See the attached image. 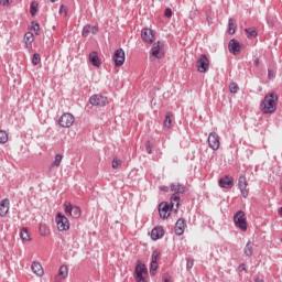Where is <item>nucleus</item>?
Wrapping results in <instances>:
<instances>
[{
  "mask_svg": "<svg viewBox=\"0 0 282 282\" xmlns=\"http://www.w3.org/2000/svg\"><path fill=\"white\" fill-rule=\"evenodd\" d=\"M148 276H149V269L147 268V264L141 263L140 260H138L134 269L135 281L147 282Z\"/></svg>",
  "mask_w": 282,
  "mask_h": 282,
  "instance_id": "obj_2",
  "label": "nucleus"
},
{
  "mask_svg": "<svg viewBox=\"0 0 282 282\" xmlns=\"http://www.w3.org/2000/svg\"><path fill=\"white\" fill-rule=\"evenodd\" d=\"M254 282H263V280H262V279L257 278V279L254 280Z\"/></svg>",
  "mask_w": 282,
  "mask_h": 282,
  "instance_id": "obj_54",
  "label": "nucleus"
},
{
  "mask_svg": "<svg viewBox=\"0 0 282 282\" xmlns=\"http://www.w3.org/2000/svg\"><path fill=\"white\" fill-rule=\"evenodd\" d=\"M61 162H63V154H56L51 166H61Z\"/></svg>",
  "mask_w": 282,
  "mask_h": 282,
  "instance_id": "obj_32",
  "label": "nucleus"
},
{
  "mask_svg": "<svg viewBox=\"0 0 282 282\" xmlns=\"http://www.w3.org/2000/svg\"><path fill=\"white\" fill-rule=\"evenodd\" d=\"M37 11H39V3L31 2V6H30L31 17H34V14H36Z\"/></svg>",
  "mask_w": 282,
  "mask_h": 282,
  "instance_id": "obj_34",
  "label": "nucleus"
},
{
  "mask_svg": "<svg viewBox=\"0 0 282 282\" xmlns=\"http://www.w3.org/2000/svg\"><path fill=\"white\" fill-rule=\"evenodd\" d=\"M31 270L36 276H43V265H41V262L34 261L31 265Z\"/></svg>",
  "mask_w": 282,
  "mask_h": 282,
  "instance_id": "obj_23",
  "label": "nucleus"
},
{
  "mask_svg": "<svg viewBox=\"0 0 282 282\" xmlns=\"http://www.w3.org/2000/svg\"><path fill=\"white\" fill-rule=\"evenodd\" d=\"M89 61L91 63V65H94V67H100L101 63H100V58L98 57V52H91L89 54Z\"/></svg>",
  "mask_w": 282,
  "mask_h": 282,
  "instance_id": "obj_24",
  "label": "nucleus"
},
{
  "mask_svg": "<svg viewBox=\"0 0 282 282\" xmlns=\"http://www.w3.org/2000/svg\"><path fill=\"white\" fill-rule=\"evenodd\" d=\"M52 3L56 2V0H50Z\"/></svg>",
  "mask_w": 282,
  "mask_h": 282,
  "instance_id": "obj_55",
  "label": "nucleus"
},
{
  "mask_svg": "<svg viewBox=\"0 0 282 282\" xmlns=\"http://www.w3.org/2000/svg\"><path fill=\"white\" fill-rule=\"evenodd\" d=\"M141 37L143 39L144 43H153V30L142 29Z\"/></svg>",
  "mask_w": 282,
  "mask_h": 282,
  "instance_id": "obj_20",
  "label": "nucleus"
},
{
  "mask_svg": "<svg viewBox=\"0 0 282 282\" xmlns=\"http://www.w3.org/2000/svg\"><path fill=\"white\" fill-rule=\"evenodd\" d=\"M209 65L210 62L208 61L206 54H202L200 57L196 61V67L200 74H206V72H208Z\"/></svg>",
  "mask_w": 282,
  "mask_h": 282,
  "instance_id": "obj_5",
  "label": "nucleus"
},
{
  "mask_svg": "<svg viewBox=\"0 0 282 282\" xmlns=\"http://www.w3.org/2000/svg\"><path fill=\"white\" fill-rule=\"evenodd\" d=\"M8 142V132L0 130V144Z\"/></svg>",
  "mask_w": 282,
  "mask_h": 282,
  "instance_id": "obj_35",
  "label": "nucleus"
},
{
  "mask_svg": "<svg viewBox=\"0 0 282 282\" xmlns=\"http://www.w3.org/2000/svg\"><path fill=\"white\" fill-rule=\"evenodd\" d=\"M20 237L22 241H30V231H28V228L21 229Z\"/></svg>",
  "mask_w": 282,
  "mask_h": 282,
  "instance_id": "obj_31",
  "label": "nucleus"
},
{
  "mask_svg": "<svg viewBox=\"0 0 282 282\" xmlns=\"http://www.w3.org/2000/svg\"><path fill=\"white\" fill-rule=\"evenodd\" d=\"M24 43L26 47H31L32 43H34V33L26 32L24 35Z\"/></svg>",
  "mask_w": 282,
  "mask_h": 282,
  "instance_id": "obj_25",
  "label": "nucleus"
},
{
  "mask_svg": "<svg viewBox=\"0 0 282 282\" xmlns=\"http://www.w3.org/2000/svg\"><path fill=\"white\" fill-rule=\"evenodd\" d=\"M8 210H10V200L4 198L0 202V217H6Z\"/></svg>",
  "mask_w": 282,
  "mask_h": 282,
  "instance_id": "obj_21",
  "label": "nucleus"
},
{
  "mask_svg": "<svg viewBox=\"0 0 282 282\" xmlns=\"http://www.w3.org/2000/svg\"><path fill=\"white\" fill-rule=\"evenodd\" d=\"M169 206H171V209L173 210V208L176 206L175 208V213H177V210L180 209V195L177 194H173L170 198V204Z\"/></svg>",
  "mask_w": 282,
  "mask_h": 282,
  "instance_id": "obj_22",
  "label": "nucleus"
},
{
  "mask_svg": "<svg viewBox=\"0 0 282 282\" xmlns=\"http://www.w3.org/2000/svg\"><path fill=\"white\" fill-rule=\"evenodd\" d=\"M173 120V112H166L165 120L163 121V126L165 129H171V122Z\"/></svg>",
  "mask_w": 282,
  "mask_h": 282,
  "instance_id": "obj_28",
  "label": "nucleus"
},
{
  "mask_svg": "<svg viewBox=\"0 0 282 282\" xmlns=\"http://www.w3.org/2000/svg\"><path fill=\"white\" fill-rule=\"evenodd\" d=\"M234 224L236 228H239L242 230V232H246L248 230V221L246 218V213L243 210H238L234 216Z\"/></svg>",
  "mask_w": 282,
  "mask_h": 282,
  "instance_id": "obj_3",
  "label": "nucleus"
},
{
  "mask_svg": "<svg viewBox=\"0 0 282 282\" xmlns=\"http://www.w3.org/2000/svg\"><path fill=\"white\" fill-rule=\"evenodd\" d=\"M229 91L230 94H237L239 91V85H237V83H231L229 85Z\"/></svg>",
  "mask_w": 282,
  "mask_h": 282,
  "instance_id": "obj_37",
  "label": "nucleus"
},
{
  "mask_svg": "<svg viewBox=\"0 0 282 282\" xmlns=\"http://www.w3.org/2000/svg\"><path fill=\"white\" fill-rule=\"evenodd\" d=\"M236 31H237V24H235V19L229 18L227 32L228 34H235Z\"/></svg>",
  "mask_w": 282,
  "mask_h": 282,
  "instance_id": "obj_27",
  "label": "nucleus"
},
{
  "mask_svg": "<svg viewBox=\"0 0 282 282\" xmlns=\"http://www.w3.org/2000/svg\"><path fill=\"white\" fill-rule=\"evenodd\" d=\"M184 230H186V220L184 218H180L174 227V232L177 237H182L184 235Z\"/></svg>",
  "mask_w": 282,
  "mask_h": 282,
  "instance_id": "obj_15",
  "label": "nucleus"
},
{
  "mask_svg": "<svg viewBox=\"0 0 282 282\" xmlns=\"http://www.w3.org/2000/svg\"><path fill=\"white\" fill-rule=\"evenodd\" d=\"M276 102H279V95L276 93L268 94L260 104V110L264 116L272 115L276 111Z\"/></svg>",
  "mask_w": 282,
  "mask_h": 282,
  "instance_id": "obj_1",
  "label": "nucleus"
},
{
  "mask_svg": "<svg viewBox=\"0 0 282 282\" xmlns=\"http://www.w3.org/2000/svg\"><path fill=\"white\" fill-rule=\"evenodd\" d=\"M55 221L57 224V230H59V232L69 230V219H67L65 215L58 213L56 215Z\"/></svg>",
  "mask_w": 282,
  "mask_h": 282,
  "instance_id": "obj_6",
  "label": "nucleus"
},
{
  "mask_svg": "<svg viewBox=\"0 0 282 282\" xmlns=\"http://www.w3.org/2000/svg\"><path fill=\"white\" fill-rule=\"evenodd\" d=\"M171 210L173 209L171 208V206H169V203L166 202H162L159 205V215L161 219H169V217H171Z\"/></svg>",
  "mask_w": 282,
  "mask_h": 282,
  "instance_id": "obj_10",
  "label": "nucleus"
},
{
  "mask_svg": "<svg viewBox=\"0 0 282 282\" xmlns=\"http://www.w3.org/2000/svg\"><path fill=\"white\" fill-rule=\"evenodd\" d=\"M164 17H166V19H171V17H173V10L171 8H166L164 11Z\"/></svg>",
  "mask_w": 282,
  "mask_h": 282,
  "instance_id": "obj_43",
  "label": "nucleus"
},
{
  "mask_svg": "<svg viewBox=\"0 0 282 282\" xmlns=\"http://www.w3.org/2000/svg\"><path fill=\"white\" fill-rule=\"evenodd\" d=\"M120 164H122V161L119 160L118 158H115L112 160V169H118V166H120Z\"/></svg>",
  "mask_w": 282,
  "mask_h": 282,
  "instance_id": "obj_39",
  "label": "nucleus"
},
{
  "mask_svg": "<svg viewBox=\"0 0 282 282\" xmlns=\"http://www.w3.org/2000/svg\"><path fill=\"white\" fill-rule=\"evenodd\" d=\"M245 32L247 33L248 39H257V36L259 34L257 32V28H254V26L245 29Z\"/></svg>",
  "mask_w": 282,
  "mask_h": 282,
  "instance_id": "obj_26",
  "label": "nucleus"
},
{
  "mask_svg": "<svg viewBox=\"0 0 282 282\" xmlns=\"http://www.w3.org/2000/svg\"><path fill=\"white\" fill-rule=\"evenodd\" d=\"M156 272H158V262L151 261V264H150V274H151V276H155Z\"/></svg>",
  "mask_w": 282,
  "mask_h": 282,
  "instance_id": "obj_33",
  "label": "nucleus"
},
{
  "mask_svg": "<svg viewBox=\"0 0 282 282\" xmlns=\"http://www.w3.org/2000/svg\"><path fill=\"white\" fill-rule=\"evenodd\" d=\"M218 184L220 188H232V186H235V178H232V176L225 175L219 178Z\"/></svg>",
  "mask_w": 282,
  "mask_h": 282,
  "instance_id": "obj_12",
  "label": "nucleus"
},
{
  "mask_svg": "<svg viewBox=\"0 0 282 282\" xmlns=\"http://www.w3.org/2000/svg\"><path fill=\"white\" fill-rule=\"evenodd\" d=\"M74 121H75L74 115L69 112H65L59 117L57 122L59 127H62L63 129H69V127L74 124Z\"/></svg>",
  "mask_w": 282,
  "mask_h": 282,
  "instance_id": "obj_4",
  "label": "nucleus"
},
{
  "mask_svg": "<svg viewBox=\"0 0 282 282\" xmlns=\"http://www.w3.org/2000/svg\"><path fill=\"white\" fill-rule=\"evenodd\" d=\"M32 24H33V30H34V32H36V34H39V31L41 30V28H40V25H39V23H34V22H32Z\"/></svg>",
  "mask_w": 282,
  "mask_h": 282,
  "instance_id": "obj_46",
  "label": "nucleus"
},
{
  "mask_svg": "<svg viewBox=\"0 0 282 282\" xmlns=\"http://www.w3.org/2000/svg\"><path fill=\"white\" fill-rule=\"evenodd\" d=\"M170 191H172L174 195H180L186 193V187L181 183H172L170 185Z\"/></svg>",
  "mask_w": 282,
  "mask_h": 282,
  "instance_id": "obj_18",
  "label": "nucleus"
},
{
  "mask_svg": "<svg viewBox=\"0 0 282 282\" xmlns=\"http://www.w3.org/2000/svg\"><path fill=\"white\" fill-rule=\"evenodd\" d=\"M40 235L41 237H47V235H50V228H47V225L40 224Z\"/></svg>",
  "mask_w": 282,
  "mask_h": 282,
  "instance_id": "obj_30",
  "label": "nucleus"
},
{
  "mask_svg": "<svg viewBox=\"0 0 282 282\" xmlns=\"http://www.w3.org/2000/svg\"><path fill=\"white\" fill-rule=\"evenodd\" d=\"M208 144H209V149H212L213 151H219V134H217V132H210L208 135Z\"/></svg>",
  "mask_w": 282,
  "mask_h": 282,
  "instance_id": "obj_9",
  "label": "nucleus"
},
{
  "mask_svg": "<svg viewBox=\"0 0 282 282\" xmlns=\"http://www.w3.org/2000/svg\"><path fill=\"white\" fill-rule=\"evenodd\" d=\"M162 280H163V282H173V281L171 280V275H169V273H165V274L162 276Z\"/></svg>",
  "mask_w": 282,
  "mask_h": 282,
  "instance_id": "obj_45",
  "label": "nucleus"
},
{
  "mask_svg": "<svg viewBox=\"0 0 282 282\" xmlns=\"http://www.w3.org/2000/svg\"><path fill=\"white\" fill-rule=\"evenodd\" d=\"M238 187L242 197L246 199L248 197V180H246V176H240L238 178Z\"/></svg>",
  "mask_w": 282,
  "mask_h": 282,
  "instance_id": "obj_13",
  "label": "nucleus"
},
{
  "mask_svg": "<svg viewBox=\"0 0 282 282\" xmlns=\"http://www.w3.org/2000/svg\"><path fill=\"white\" fill-rule=\"evenodd\" d=\"M273 77H274V70L269 69V70H268V78H269L270 80H272Z\"/></svg>",
  "mask_w": 282,
  "mask_h": 282,
  "instance_id": "obj_47",
  "label": "nucleus"
},
{
  "mask_svg": "<svg viewBox=\"0 0 282 282\" xmlns=\"http://www.w3.org/2000/svg\"><path fill=\"white\" fill-rule=\"evenodd\" d=\"M238 270H239L240 272L246 271V270H247V269H246V263H241V264L238 267Z\"/></svg>",
  "mask_w": 282,
  "mask_h": 282,
  "instance_id": "obj_48",
  "label": "nucleus"
},
{
  "mask_svg": "<svg viewBox=\"0 0 282 282\" xmlns=\"http://www.w3.org/2000/svg\"><path fill=\"white\" fill-rule=\"evenodd\" d=\"M164 237V227L158 226L152 229L151 231V240L158 241L159 239H162Z\"/></svg>",
  "mask_w": 282,
  "mask_h": 282,
  "instance_id": "obj_17",
  "label": "nucleus"
},
{
  "mask_svg": "<svg viewBox=\"0 0 282 282\" xmlns=\"http://www.w3.org/2000/svg\"><path fill=\"white\" fill-rule=\"evenodd\" d=\"M279 215L282 217V206L279 208Z\"/></svg>",
  "mask_w": 282,
  "mask_h": 282,
  "instance_id": "obj_53",
  "label": "nucleus"
},
{
  "mask_svg": "<svg viewBox=\"0 0 282 282\" xmlns=\"http://www.w3.org/2000/svg\"><path fill=\"white\" fill-rule=\"evenodd\" d=\"M253 65H254L256 67H259V58H256V59L253 61Z\"/></svg>",
  "mask_w": 282,
  "mask_h": 282,
  "instance_id": "obj_52",
  "label": "nucleus"
},
{
  "mask_svg": "<svg viewBox=\"0 0 282 282\" xmlns=\"http://www.w3.org/2000/svg\"><path fill=\"white\" fill-rule=\"evenodd\" d=\"M0 6H10V0H0Z\"/></svg>",
  "mask_w": 282,
  "mask_h": 282,
  "instance_id": "obj_49",
  "label": "nucleus"
},
{
  "mask_svg": "<svg viewBox=\"0 0 282 282\" xmlns=\"http://www.w3.org/2000/svg\"><path fill=\"white\" fill-rule=\"evenodd\" d=\"M228 50L235 56L241 54V45L239 44V41L231 39L228 44Z\"/></svg>",
  "mask_w": 282,
  "mask_h": 282,
  "instance_id": "obj_14",
  "label": "nucleus"
},
{
  "mask_svg": "<svg viewBox=\"0 0 282 282\" xmlns=\"http://www.w3.org/2000/svg\"><path fill=\"white\" fill-rule=\"evenodd\" d=\"M89 104L93 107H106L107 106V97L102 95H93L89 98Z\"/></svg>",
  "mask_w": 282,
  "mask_h": 282,
  "instance_id": "obj_8",
  "label": "nucleus"
},
{
  "mask_svg": "<svg viewBox=\"0 0 282 282\" xmlns=\"http://www.w3.org/2000/svg\"><path fill=\"white\" fill-rule=\"evenodd\" d=\"M159 259H160V251L159 250H154L152 252V261L158 262Z\"/></svg>",
  "mask_w": 282,
  "mask_h": 282,
  "instance_id": "obj_40",
  "label": "nucleus"
},
{
  "mask_svg": "<svg viewBox=\"0 0 282 282\" xmlns=\"http://www.w3.org/2000/svg\"><path fill=\"white\" fill-rule=\"evenodd\" d=\"M160 191H162L163 193H169V186H161Z\"/></svg>",
  "mask_w": 282,
  "mask_h": 282,
  "instance_id": "obj_50",
  "label": "nucleus"
},
{
  "mask_svg": "<svg viewBox=\"0 0 282 282\" xmlns=\"http://www.w3.org/2000/svg\"><path fill=\"white\" fill-rule=\"evenodd\" d=\"M193 265H195V260H193L192 258H188L186 262L187 270H192Z\"/></svg>",
  "mask_w": 282,
  "mask_h": 282,
  "instance_id": "obj_41",
  "label": "nucleus"
},
{
  "mask_svg": "<svg viewBox=\"0 0 282 282\" xmlns=\"http://www.w3.org/2000/svg\"><path fill=\"white\" fill-rule=\"evenodd\" d=\"M39 63H41V55L39 53H34L32 57V64L39 65Z\"/></svg>",
  "mask_w": 282,
  "mask_h": 282,
  "instance_id": "obj_38",
  "label": "nucleus"
},
{
  "mask_svg": "<svg viewBox=\"0 0 282 282\" xmlns=\"http://www.w3.org/2000/svg\"><path fill=\"white\" fill-rule=\"evenodd\" d=\"M145 147L149 155H151V153H153V145L151 144V141H147Z\"/></svg>",
  "mask_w": 282,
  "mask_h": 282,
  "instance_id": "obj_44",
  "label": "nucleus"
},
{
  "mask_svg": "<svg viewBox=\"0 0 282 282\" xmlns=\"http://www.w3.org/2000/svg\"><path fill=\"white\" fill-rule=\"evenodd\" d=\"M152 57L154 58H163L164 57V51L162 50V46L160 45V41L155 42L151 48Z\"/></svg>",
  "mask_w": 282,
  "mask_h": 282,
  "instance_id": "obj_16",
  "label": "nucleus"
},
{
  "mask_svg": "<svg viewBox=\"0 0 282 282\" xmlns=\"http://www.w3.org/2000/svg\"><path fill=\"white\" fill-rule=\"evenodd\" d=\"M90 32H91V25L87 24L83 28L82 35L84 37H87L89 36Z\"/></svg>",
  "mask_w": 282,
  "mask_h": 282,
  "instance_id": "obj_36",
  "label": "nucleus"
},
{
  "mask_svg": "<svg viewBox=\"0 0 282 282\" xmlns=\"http://www.w3.org/2000/svg\"><path fill=\"white\" fill-rule=\"evenodd\" d=\"M90 32H91L93 34H97V33H98V28L91 26Z\"/></svg>",
  "mask_w": 282,
  "mask_h": 282,
  "instance_id": "obj_51",
  "label": "nucleus"
},
{
  "mask_svg": "<svg viewBox=\"0 0 282 282\" xmlns=\"http://www.w3.org/2000/svg\"><path fill=\"white\" fill-rule=\"evenodd\" d=\"M69 274V269H67V265H62L58 270V274L55 276V282H61L63 279H67Z\"/></svg>",
  "mask_w": 282,
  "mask_h": 282,
  "instance_id": "obj_19",
  "label": "nucleus"
},
{
  "mask_svg": "<svg viewBox=\"0 0 282 282\" xmlns=\"http://www.w3.org/2000/svg\"><path fill=\"white\" fill-rule=\"evenodd\" d=\"M63 13H64V17H67V14H68V9L64 4H62L59 8V14H63Z\"/></svg>",
  "mask_w": 282,
  "mask_h": 282,
  "instance_id": "obj_42",
  "label": "nucleus"
},
{
  "mask_svg": "<svg viewBox=\"0 0 282 282\" xmlns=\"http://www.w3.org/2000/svg\"><path fill=\"white\" fill-rule=\"evenodd\" d=\"M112 58L115 61L116 67H122V65H124V50H116Z\"/></svg>",
  "mask_w": 282,
  "mask_h": 282,
  "instance_id": "obj_11",
  "label": "nucleus"
},
{
  "mask_svg": "<svg viewBox=\"0 0 282 282\" xmlns=\"http://www.w3.org/2000/svg\"><path fill=\"white\" fill-rule=\"evenodd\" d=\"M253 250H254V249H253L252 242H251V241H248L247 245H246V247H245V249H243L245 254H246L247 257H250V256L252 254Z\"/></svg>",
  "mask_w": 282,
  "mask_h": 282,
  "instance_id": "obj_29",
  "label": "nucleus"
},
{
  "mask_svg": "<svg viewBox=\"0 0 282 282\" xmlns=\"http://www.w3.org/2000/svg\"><path fill=\"white\" fill-rule=\"evenodd\" d=\"M64 210L66 215H69L73 219H78L82 215L80 207L73 206L70 203L64 204Z\"/></svg>",
  "mask_w": 282,
  "mask_h": 282,
  "instance_id": "obj_7",
  "label": "nucleus"
}]
</instances>
